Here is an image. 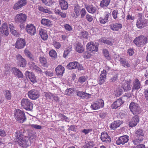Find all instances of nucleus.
I'll use <instances>...</instances> for the list:
<instances>
[{
	"label": "nucleus",
	"mask_w": 148,
	"mask_h": 148,
	"mask_svg": "<svg viewBox=\"0 0 148 148\" xmlns=\"http://www.w3.org/2000/svg\"><path fill=\"white\" fill-rule=\"evenodd\" d=\"M21 105L22 107L26 110L29 111L32 110L33 104L28 99H22L21 101Z\"/></svg>",
	"instance_id": "nucleus-1"
},
{
	"label": "nucleus",
	"mask_w": 148,
	"mask_h": 148,
	"mask_svg": "<svg viewBox=\"0 0 148 148\" xmlns=\"http://www.w3.org/2000/svg\"><path fill=\"white\" fill-rule=\"evenodd\" d=\"M14 114L15 119L19 122L23 123L26 119L24 112L19 109L15 110Z\"/></svg>",
	"instance_id": "nucleus-2"
},
{
	"label": "nucleus",
	"mask_w": 148,
	"mask_h": 148,
	"mask_svg": "<svg viewBox=\"0 0 148 148\" xmlns=\"http://www.w3.org/2000/svg\"><path fill=\"white\" fill-rule=\"evenodd\" d=\"M130 111L135 115H138L141 112L139 106L137 104L134 102H131L129 106Z\"/></svg>",
	"instance_id": "nucleus-3"
},
{
	"label": "nucleus",
	"mask_w": 148,
	"mask_h": 148,
	"mask_svg": "<svg viewBox=\"0 0 148 148\" xmlns=\"http://www.w3.org/2000/svg\"><path fill=\"white\" fill-rule=\"evenodd\" d=\"M147 41L146 37L141 36L136 37L134 40V42L138 47H140L146 43Z\"/></svg>",
	"instance_id": "nucleus-4"
},
{
	"label": "nucleus",
	"mask_w": 148,
	"mask_h": 148,
	"mask_svg": "<svg viewBox=\"0 0 148 148\" xmlns=\"http://www.w3.org/2000/svg\"><path fill=\"white\" fill-rule=\"evenodd\" d=\"M27 17L25 14L22 13L17 14L15 17V21L17 23H23L25 21Z\"/></svg>",
	"instance_id": "nucleus-5"
},
{
	"label": "nucleus",
	"mask_w": 148,
	"mask_h": 148,
	"mask_svg": "<svg viewBox=\"0 0 148 148\" xmlns=\"http://www.w3.org/2000/svg\"><path fill=\"white\" fill-rule=\"evenodd\" d=\"M29 97L31 99L35 100L39 96L38 91L36 89H32L28 92Z\"/></svg>",
	"instance_id": "nucleus-6"
},
{
	"label": "nucleus",
	"mask_w": 148,
	"mask_h": 148,
	"mask_svg": "<svg viewBox=\"0 0 148 148\" xmlns=\"http://www.w3.org/2000/svg\"><path fill=\"white\" fill-rule=\"evenodd\" d=\"M26 42L23 39L18 38L15 44V47L18 49H21L25 46Z\"/></svg>",
	"instance_id": "nucleus-7"
},
{
	"label": "nucleus",
	"mask_w": 148,
	"mask_h": 148,
	"mask_svg": "<svg viewBox=\"0 0 148 148\" xmlns=\"http://www.w3.org/2000/svg\"><path fill=\"white\" fill-rule=\"evenodd\" d=\"M27 3L26 0H19L14 4L13 9L14 10H17L25 5Z\"/></svg>",
	"instance_id": "nucleus-8"
},
{
	"label": "nucleus",
	"mask_w": 148,
	"mask_h": 148,
	"mask_svg": "<svg viewBox=\"0 0 148 148\" xmlns=\"http://www.w3.org/2000/svg\"><path fill=\"white\" fill-rule=\"evenodd\" d=\"M26 29L27 32L32 36L34 35L36 33V28L32 24L27 25L26 26Z\"/></svg>",
	"instance_id": "nucleus-9"
},
{
	"label": "nucleus",
	"mask_w": 148,
	"mask_h": 148,
	"mask_svg": "<svg viewBox=\"0 0 148 148\" xmlns=\"http://www.w3.org/2000/svg\"><path fill=\"white\" fill-rule=\"evenodd\" d=\"M128 137L127 135L121 136L116 141V143L118 145H124L128 141Z\"/></svg>",
	"instance_id": "nucleus-10"
},
{
	"label": "nucleus",
	"mask_w": 148,
	"mask_h": 148,
	"mask_svg": "<svg viewBox=\"0 0 148 148\" xmlns=\"http://www.w3.org/2000/svg\"><path fill=\"white\" fill-rule=\"evenodd\" d=\"M25 75L27 78H28L33 83H34L37 82L35 75L32 72L27 71L26 72Z\"/></svg>",
	"instance_id": "nucleus-11"
},
{
	"label": "nucleus",
	"mask_w": 148,
	"mask_h": 148,
	"mask_svg": "<svg viewBox=\"0 0 148 148\" xmlns=\"http://www.w3.org/2000/svg\"><path fill=\"white\" fill-rule=\"evenodd\" d=\"M101 139L102 141L106 143H109L111 141V138L106 132H102Z\"/></svg>",
	"instance_id": "nucleus-12"
},
{
	"label": "nucleus",
	"mask_w": 148,
	"mask_h": 148,
	"mask_svg": "<svg viewBox=\"0 0 148 148\" xmlns=\"http://www.w3.org/2000/svg\"><path fill=\"white\" fill-rule=\"evenodd\" d=\"M0 33L1 34H4L5 36L8 35V26L7 23H5L2 24L1 26L0 27Z\"/></svg>",
	"instance_id": "nucleus-13"
},
{
	"label": "nucleus",
	"mask_w": 148,
	"mask_h": 148,
	"mask_svg": "<svg viewBox=\"0 0 148 148\" xmlns=\"http://www.w3.org/2000/svg\"><path fill=\"white\" fill-rule=\"evenodd\" d=\"M18 63L20 67H25L26 64V62L25 59L23 58L20 55L18 54L16 56Z\"/></svg>",
	"instance_id": "nucleus-14"
},
{
	"label": "nucleus",
	"mask_w": 148,
	"mask_h": 148,
	"mask_svg": "<svg viewBox=\"0 0 148 148\" xmlns=\"http://www.w3.org/2000/svg\"><path fill=\"white\" fill-rule=\"evenodd\" d=\"M106 75V71L105 70H103L101 71L99 78V82L100 85L103 84L105 82Z\"/></svg>",
	"instance_id": "nucleus-15"
},
{
	"label": "nucleus",
	"mask_w": 148,
	"mask_h": 148,
	"mask_svg": "<svg viewBox=\"0 0 148 148\" xmlns=\"http://www.w3.org/2000/svg\"><path fill=\"white\" fill-rule=\"evenodd\" d=\"M86 47L88 50L92 52H96L98 50L97 47L93 42L88 43L86 45Z\"/></svg>",
	"instance_id": "nucleus-16"
},
{
	"label": "nucleus",
	"mask_w": 148,
	"mask_h": 148,
	"mask_svg": "<svg viewBox=\"0 0 148 148\" xmlns=\"http://www.w3.org/2000/svg\"><path fill=\"white\" fill-rule=\"evenodd\" d=\"M139 121V117L138 115H135L133 117L129 122L130 127H133L136 126Z\"/></svg>",
	"instance_id": "nucleus-17"
},
{
	"label": "nucleus",
	"mask_w": 148,
	"mask_h": 148,
	"mask_svg": "<svg viewBox=\"0 0 148 148\" xmlns=\"http://www.w3.org/2000/svg\"><path fill=\"white\" fill-rule=\"evenodd\" d=\"M75 50L77 52L82 53L84 51V48L82 45L80 43H76L75 45Z\"/></svg>",
	"instance_id": "nucleus-18"
},
{
	"label": "nucleus",
	"mask_w": 148,
	"mask_h": 148,
	"mask_svg": "<svg viewBox=\"0 0 148 148\" xmlns=\"http://www.w3.org/2000/svg\"><path fill=\"white\" fill-rule=\"evenodd\" d=\"M85 8L89 13L92 14L95 13L97 10L95 7L91 5H86Z\"/></svg>",
	"instance_id": "nucleus-19"
},
{
	"label": "nucleus",
	"mask_w": 148,
	"mask_h": 148,
	"mask_svg": "<svg viewBox=\"0 0 148 148\" xmlns=\"http://www.w3.org/2000/svg\"><path fill=\"white\" fill-rule=\"evenodd\" d=\"M145 22L142 20L141 18H139L137 20L136 23L137 27L139 28H143L146 25Z\"/></svg>",
	"instance_id": "nucleus-20"
},
{
	"label": "nucleus",
	"mask_w": 148,
	"mask_h": 148,
	"mask_svg": "<svg viewBox=\"0 0 148 148\" xmlns=\"http://www.w3.org/2000/svg\"><path fill=\"white\" fill-rule=\"evenodd\" d=\"M39 33L41 38L44 40H46L48 38L47 32L43 29H40L39 30Z\"/></svg>",
	"instance_id": "nucleus-21"
},
{
	"label": "nucleus",
	"mask_w": 148,
	"mask_h": 148,
	"mask_svg": "<svg viewBox=\"0 0 148 148\" xmlns=\"http://www.w3.org/2000/svg\"><path fill=\"white\" fill-rule=\"evenodd\" d=\"M59 5L62 10H66L68 8V4L65 0H60Z\"/></svg>",
	"instance_id": "nucleus-22"
},
{
	"label": "nucleus",
	"mask_w": 148,
	"mask_h": 148,
	"mask_svg": "<svg viewBox=\"0 0 148 148\" xmlns=\"http://www.w3.org/2000/svg\"><path fill=\"white\" fill-rule=\"evenodd\" d=\"M123 102L122 99L119 98L112 104L111 107L113 109H116L120 106L123 103Z\"/></svg>",
	"instance_id": "nucleus-23"
},
{
	"label": "nucleus",
	"mask_w": 148,
	"mask_h": 148,
	"mask_svg": "<svg viewBox=\"0 0 148 148\" xmlns=\"http://www.w3.org/2000/svg\"><path fill=\"white\" fill-rule=\"evenodd\" d=\"M64 71V67L61 65L58 66L55 69L56 74L58 75H62Z\"/></svg>",
	"instance_id": "nucleus-24"
},
{
	"label": "nucleus",
	"mask_w": 148,
	"mask_h": 148,
	"mask_svg": "<svg viewBox=\"0 0 148 148\" xmlns=\"http://www.w3.org/2000/svg\"><path fill=\"white\" fill-rule=\"evenodd\" d=\"M111 29L113 31H118L122 28V25L117 23H113L110 25Z\"/></svg>",
	"instance_id": "nucleus-25"
},
{
	"label": "nucleus",
	"mask_w": 148,
	"mask_h": 148,
	"mask_svg": "<svg viewBox=\"0 0 148 148\" xmlns=\"http://www.w3.org/2000/svg\"><path fill=\"white\" fill-rule=\"evenodd\" d=\"M140 84L139 80L137 79H136L133 84L132 89L133 90H138L140 87Z\"/></svg>",
	"instance_id": "nucleus-26"
},
{
	"label": "nucleus",
	"mask_w": 148,
	"mask_h": 148,
	"mask_svg": "<svg viewBox=\"0 0 148 148\" xmlns=\"http://www.w3.org/2000/svg\"><path fill=\"white\" fill-rule=\"evenodd\" d=\"M12 70L13 73L18 77L21 78L23 77V75L22 73L19 69L16 68H14L12 69Z\"/></svg>",
	"instance_id": "nucleus-27"
},
{
	"label": "nucleus",
	"mask_w": 148,
	"mask_h": 148,
	"mask_svg": "<svg viewBox=\"0 0 148 148\" xmlns=\"http://www.w3.org/2000/svg\"><path fill=\"white\" fill-rule=\"evenodd\" d=\"M122 123V122L120 121H114L111 123L110 127L111 129L114 130L119 127Z\"/></svg>",
	"instance_id": "nucleus-28"
},
{
	"label": "nucleus",
	"mask_w": 148,
	"mask_h": 148,
	"mask_svg": "<svg viewBox=\"0 0 148 148\" xmlns=\"http://www.w3.org/2000/svg\"><path fill=\"white\" fill-rule=\"evenodd\" d=\"M78 62H70L67 65V67L70 70L77 69L78 66Z\"/></svg>",
	"instance_id": "nucleus-29"
},
{
	"label": "nucleus",
	"mask_w": 148,
	"mask_h": 148,
	"mask_svg": "<svg viewBox=\"0 0 148 148\" xmlns=\"http://www.w3.org/2000/svg\"><path fill=\"white\" fill-rule=\"evenodd\" d=\"M16 138L21 143H20V145L22 146L23 143L22 142L23 140V134L19 132H18L16 133Z\"/></svg>",
	"instance_id": "nucleus-30"
},
{
	"label": "nucleus",
	"mask_w": 148,
	"mask_h": 148,
	"mask_svg": "<svg viewBox=\"0 0 148 148\" xmlns=\"http://www.w3.org/2000/svg\"><path fill=\"white\" fill-rule=\"evenodd\" d=\"M41 23L44 25L50 27L52 25L51 21L48 19H42L41 21Z\"/></svg>",
	"instance_id": "nucleus-31"
},
{
	"label": "nucleus",
	"mask_w": 148,
	"mask_h": 148,
	"mask_svg": "<svg viewBox=\"0 0 148 148\" xmlns=\"http://www.w3.org/2000/svg\"><path fill=\"white\" fill-rule=\"evenodd\" d=\"M122 88L125 91H127L131 89V86L130 83L126 82L123 83L122 85Z\"/></svg>",
	"instance_id": "nucleus-32"
},
{
	"label": "nucleus",
	"mask_w": 148,
	"mask_h": 148,
	"mask_svg": "<svg viewBox=\"0 0 148 148\" xmlns=\"http://www.w3.org/2000/svg\"><path fill=\"white\" fill-rule=\"evenodd\" d=\"M120 62L122 65L124 67H129L130 66V64L125 59L120 58Z\"/></svg>",
	"instance_id": "nucleus-33"
},
{
	"label": "nucleus",
	"mask_w": 148,
	"mask_h": 148,
	"mask_svg": "<svg viewBox=\"0 0 148 148\" xmlns=\"http://www.w3.org/2000/svg\"><path fill=\"white\" fill-rule=\"evenodd\" d=\"M4 95L5 98L8 100H10L11 98V93L9 90H5L3 91Z\"/></svg>",
	"instance_id": "nucleus-34"
},
{
	"label": "nucleus",
	"mask_w": 148,
	"mask_h": 148,
	"mask_svg": "<svg viewBox=\"0 0 148 148\" xmlns=\"http://www.w3.org/2000/svg\"><path fill=\"white\" fill-rule=\"evenodd\" d=\"M111 0H102L101 2L100 6L101 8L107 7L109 5Z\"/></svg>",
	"instance_id": "nucleus-35"
},
{
	"label": "nucleus",
	"mask_w": 148,
	"mask_h": 148,
	"mask_svg": "<svg viewBox=\"0 0 148 148\" xmlns=\"http://www.w3.org/2000/svg\"><path fill=\"white\" fill-rule=\"evenodd\" d=\"M109 15L107 14L104 17H101L99 18V21L100 23L102 24H105L108 20Z\"/></svg>",
	"instance_id": "nucleus-36"
},
{
	"label": "nucleus",
	"mask_w": 148,
	"mask_h": 148,
	"mask_svg": "<svg viewBox=\"0 0 148 148\" xmlns=\"http://www.w3.org/2000/svg\"><path fill=\"white\" fill-rule=\"evenodd\" d=\"M44 73L47 76L51 77L53 76V73L50 71L45 70L43 69L42 71V74Z\"/></svg>",
	"instance_id": "nucleus-37"
},
{
	"label": "nucleus",
	"mask_w": 148,
	"mask_h": 148,
	"mask_svg": "<svg viewBox=\"0 0 148 148\" xmlns=\"http://www.w3.org/2000/svg\"><path fill=\"white\" fill-rule=\"evenodd\" d=\"M137 138L134 139L133 142L135 145H137L140 143L143 140V138L142 137H137Z\"/></svg>",
	"instance_id": "nucleus-38"
},
{
	"label": "nucleus",
	"mask_w": 148,
	"mask_h": 148,
	"mask_svg": "<svg viewBox=\"0 0 148 148\" xmlns=\"http://www.w3.org/2000/svg\"><path fill=\"white\" fill-rule=\"evenodd\" d=\"M135 136L136 137H143L144 136L143 130L141 129H138L135 132Z\"/></svg>",
	"instance_id": "nucleus-39"
},
{
	"label": "nucleus",
	"mask_w": 148,
	"mask_h": 148,
	"mask_svg": "<svg viewBox=\"0 0 148 148\" xmlns=\"http://www.w3.org/2000/svg\"><path fill=\"white\" fill-rule=\"evenodd\" d=\"M103 53L104 56L108 60H110L111 59V57L109 56V53L108 51L106 49H103Z\"/></svg>",
	"instance_id": "nucleus-40"
},
{
	"label": "nucleus",
	"mask_w": 148,
	"mask_h": 148,
	"mask_svg": "<svg viewBox=\"0 0 148 148\" xmlns=\"http://www.w3.org/2000/svg\"><path fill=\"white\" fill-rule=\"evenodd\" d=\"M24 52L25 54L30 59L33 60V56L30 52L27 49H26L25 50Z\"/></svg>",
	"instance_id": "nucleus-41"
},
{
	"label": "nucleus",
	"mask_w": 148,
	"mask_h": 148,
	"mask_svg": "<svg viewBox=\"0 0 148 148\" xmlns=\"http://www.w3.org/2000/svg\"><path fill=\"white\" fill-rule=\"evenodd\" d=\"M90 52L88 51H86L83 53V57L84 58L88 59L90 58L91 56Z\"/></svg>",
	"instance_id": "nucleus-42"
},
{
	"label": "nucleus",
	"mask_w": 148,
	"mask_h": 148,
	"mask_svg": "<svg viewBox=\"0 0 148 148\" xmlns=\"http://www.w3.org/2000/svg\"><path fill=\"white\" fill-rule=\"evenodd\" d=\"M80 10V9L79 5L77 4L75 5L74 8V12L76 14L77 17L79 15V12Z\"/></svg>",
	"instance_id": "nucleus-43"
},
{
	"label": "nucleus",
	"mask_w": 148,
	"mask_h": 148,
	"mask_svg": "<svg viewBox=\"0 0 148 148\" xmlns=\"http://www.w3.org/2000/svg\"><path fill=\"white\" fill-rule=\"evenodd\" d=\"M74 88H71L67 89L65 91V94L68 95H71L74 91Z\"/></svg>",
	"instance_id": "nucleus-44"
},
{
	"label": "nucleus",
	"mask_w": 148,
	"mask_h": 148,
	"mask_svg": "<svg viewBox=\"0 0 148 148\" xmlns=\"http://www.w3.org/2000/svg\"><path fill=\"white\" fill-rule=\"evenodd\" d=\"M94 146L93 142H90L83 146L82 148H92Z\"/></svg>",
	"instance_id": "nucleus-45"
},
{
	"label": "nucleus",
	"mask_w": 148,
	"mask_h": 148,
	"mask_svg": "<svg viewBox=\"0 0 148 148\" xmlns=\"http://www.w3.org/2000/svg\"><path fill=\"white\" fill-rule=\"evenodd\" d=\"M118 74H115L112 75L110 79V82H113L116 81L118 78Z\"/></svg>",
	"instance_id": "nucleus-46"
},
{
	"label": "nucleus",
	"mask_w": 148,
	"mask_h": 148,
	"mask_svg": "<svg viewBox=\"0 0 148 148\" xmlns=\"http://www.w3.org/2000/svg\"><path fill=\"white\" fill-rule=\"evenodd\" d=\"M98 105L99 109L100 108H103L104 106V103L103 100L102 99H99L96 101Z\"/></svg>",
	"instance_id": "nucleus-47"
},
{
	"label": "nucleus",
	"mask_w": 148,
	"mask_h": 148,
	"mask_svg": "<svg viewBox=\"0 0 148 148\" xmlns=\"http://www.w3.org/2000/svg\"><path fill=\"white\" fill-rule=\"evenodd\" d=\"M38 9L40 11L45 13H50L51 12V11H50L47 9H45L41 6H39Z\"/></svg>",
	"instance_id": "nucleus-48"
},
{
	"label": "nucleus",
	"mask_w": 148,
	"mask_h": 148,
	"mask_svg": "<svg viewBox=\"0 0 148 148\" xmlns=\"http://www.w3.org/2000/svg\"><path fill=\"white\" fill-rule=\"evenodd\" d=\"M50 56L54 58H56L57 56V53L56 51L54 50H51L49 53Z\"/></svg>",
	"instance_id": "nucleus-49"
},
{
	"label": "nucleus",
	"mask_w": 148,
	"mask_h": 148,
	"mask_svg": "<svg viewBox=\"0 0 148 148\" xmlns=\"http://www.w3.org/2000/svg\"><path fill=\"white\" fill-rule=\"evenodd\" d=\"M80 36L86 39L88 37V33L86 31H83L81 32Z\"/></svg>",
	"instance_id": "nucleus-50"
},
{
	"label": "nucleus",
	"mask_w": 148,
	"mask_h": 148,
	"mask_svg": "<svg viewBox=\"0 0 148 148\" xmlns=\"http://www.w3.org/2000/svg\"><path fill=\"white\" fill-rule=\"evenodd\" d=\"M98 105L97 104L96 101L93 103L91 105L90 108L93 110H96L99 109Z\"/></svg>",
	"instance_id": "nucleus-51"
},
{
	"label": "nucleus",
	"mask_w": 148,
	"mask_h": 148,
	"mask_svg": "<svg viewBox=\"0 0 148 148\" xmlns=\"http://www.w3.org/2000/svg\"><path fill=\"white\" fill-rule=\"evenodd\" d=\"M53 94L50 92L45 93V95L47 100H51L52 99Z\"/></svg>",
	"instance_id": "nucleus-52"
},
{
	"label": "nucleus",
	"mask_w": 148,
	"mask_h": 148,
	"mask_svg": "<svg viewBox=\"0 0 148 148\" xmlns=\"http://www.w3.org/2000/svg\"><path fill=\"white\" fill-rule=\"evenodd\" d=\"M33 68L37 72H38V73L42 74H42V71H43V69H41L40 68L38 67L36 65H35Z\"/></svg>",
	"instance_id": "nucleus-53"
},
{
	"label": "nucleus",
	"mask_w": 148,
	"mask_h": 148,
	"mask_svg": "<svg viewBox=\"0 0 148 148\" xmlns=\"http://www.w3.org/2000/svg\"><path fill=\"white\" fill-rule=\"evenodd\" d=\"M39 60L41 63L44 65L45 64L47 63V61L46 59L44 57H40Z\"/></svg>",
	"instance_id": "nucleus-54"
},
{
	"label": "nucleus",
	"mask_w": 148,
	"mask_h": 148,
	"mask_svg": "<svg viewBox=\"0 0 148 148\" xmlns=\"http://www.w3.org/2000/svg\"><path fill=\"white\" fill-rule=\"evenodd\" d=\"M86 18L87 20L89 22H92L93 19V17L88 14L86 15Z\"/></svg>",
	"instance_id": "nucleus-55"
},
{
	"label": "nucleus",
	"mask_w": 148,
	"mask_h": 148,
	"mask_svg": "<svg viewBox=\"0 0 148 148\" xmlns=\"http://www.w3.org/2000/svg\"><path fill=\"white\" fill-rule=\"evenodd\" d=\"M64 27L65 29L71 32L72 30V27L68 24H66L64 25Z\"/></svg>",
	"instance_id": "nucleus-56"
},
{
	"label": "nucleus",
	"mask_w": 148,
	"mask_h": 148,
	"mask_svg": "<svg viewBox=\"0 0 148 148\" xmlns=\"http://www.w3.org/2000/svg\"><path fill=\"white\" fill-rule=\"evenodd\" d=\"M86 11L84 8H82L80 11L81 14V18H83L84 16L86 15Z\"/></svg>",
	"instance_id": "nucleus-57"
},
{
	"label": "nucleus",
	"mask_w": 148,
	"mask_h": 148,
	"mask_svg": "<svg viewBox=\"0 0 148 148\" xmlns=\"http://www.w3.org/2000/svg\"><path fill=\"white\" fill-rule=\"evenodd\" d=\"M86 80V78L84 76H82L79 77L78 79V82L81 84L85 82Z\"/></svg>",
	"instance_id": "nucleus-58"
},
{
	"label": "nucleus",
	"mask_w": 148,
	"mask_h": 148,
	"mask_svg": "<svg viewBox=\"0 0 148 148\" xmlns=\"http://www.w3.org/2000/svg\"><path fill=\"white\" fill-rule=\"evenodd\" d=\"M102 42L107 45H112V43L109 40L104 39L102 40Z\"/></svg>",
	"instance_id": "nucleus-59"
},
{
	"label": "nucleus",
	"mask_w": 148,
	"mask_h": 148,
	"mask_svg": "<svg viewBox=\"0 0 148 148\" xmlns=\"http://www.w3.org/2000/svg\"><path fill=\"white\" fill-rule=\"evenodd\" d=\"M54 46L56 49H58L60 48L61 46V44L59 42H54L53 44Z\"/></svg>",
	"instance_id": "nucleus-60"
},
{
	"label": "nucleus",
	"mask_w": 148,
	"mask_h": 148,
	"mask_svg": "<svg viewBox=\"0 0 148 148\" xmlns=\"http://www.w3.org/2000/svg\"><path fill=\"white\" fill-rule=\"evenodd\" d=\"M46 3L47 5L52 6L55 3V2L52 0H49L48 2H46Z\"/></svg>",
	"instance_id": "nucleus-61"
},
{
	"label": "nucleus",
	"mask_w": 148,
	"mask_h": 148,
	"mask_svg": "<svg viewBox=\"0 0 148 148\" xmlns=\"http://www.w3.org/2000/svg\"><path fill=\"white\" fill-rule=\"evenodd\" d=\"M123 90L121 89H118L117 90V92L115 94L116 97H119L123 93Z\"/></svg>",
	"instance_id": "nucleus-62"
},
{
	"label": "nucleus",
	"mask_w": 148,
	"mask_h": 148,
	"mask_svg": "<svg viewBox=\"0 0 148 148\" xmlns=\"http://www.w3.org/2000/svg\"><path fill=\"white\" fill-rule=\"evenodd\" d=\"M143 94L146 100L148 101V90L145 89Z\"/></svg>",
	"instance_id": "nucleus-63"
},
{
	"label": "nucleus",
	"mask_w": 148,
	"mask_h": 148,
	"mask_svg": "<svg viewBox=\"0 0 148 148\" xmlns=\"http://www.w3.org/2000/svg\"><path fill=\"white\" fill-rule=\"evenodd\" d=\"M118 13V11L117 10H114L112 13V15L113 18L116 19L117 18V14Z\"/></svg>",
	"instance_id": "nucleus-64"
}]
</instances>
